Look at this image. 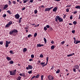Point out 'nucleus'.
I'll list each match as a JSON object with an SVG mask.
<instances>
[{"label":"nucleus","instance_id":"obj_25","mask_svg":"<svg viewBox=\"0 0 80 80\" xmlns=\"http://www.w3.org/2000/svg\"><path fill=\"white\" fill-rule=\"evenodd\" d=\"M44 42H45V44H46L47 43V40L45 38H44Z\"/></svg>","mask_w":80,"mask_h":80},{"label":"nucleus","instance_id":"obj_9","mask_svg":"<svg viewBox=\"0 0 80 80\" xmlns=\"http://www.w3.org/2000/svg\"><path fill=\"white\" fill-rule=\"evenodd\" d=\"M57 9H58L57 8L55 7V8H53L52 11L56 12L57 11Z\"/></svg>","mask_w":80,"mask_h":80},{"label":"nucleus","instance_id":"obj_19","mask_svg":"<svg viewBox=\"0 0 80 80\" xmlns=\"http://www.w3.org/2000/svg\"><path fill=\"white\" fill-rule=\"evenodd\" d=\"M21 77L20 76H19L18 77L17 80H20L21 79Z\"/></svg>","mask_w":80,"mask_h":80},{"label":"nucleus","instance_id":"obj_59","mask_svg":"<svg viewBox=\"0 0 80 80\" xmlns=\"http://www.w3.org/2000/svg\"><path fill=\"white\" fill-rule=\"evenodd\" d=\"M19 75H20V76H23V74L22 73H20L19 74Z\"/></svg>","mask_w":80,"mask_h":80},{"label":"nucleus","instance_id":"obj_54","mask_svg":"<svg viewBox=\"0 0 80 80\" xmlns=\"http://www.w3.org/2000/svg\"><path fill=\"white\" fill-rule=\"evenodd\" d=\"M27 2V1L26 0H25L23 1V3L24 4L26 3Z\"/></svg>","mask_w":80,"mask_h":80},{"label":"nucleus","instance_id":"obj_64","mask_svg":"<svg viewBox=\"0 0 80 80\" xmlns=\"http://www.w3.org/2000/svg\"><path fill=\"white\" fill-rule=\"evenodd\" d=\"M32 60V59H30L29 60L30 61H31Z\"/></svg>","mask_w":80,"mask_h":80},{"label":"nucleus","instance_id":"obj_63","mask_svg":"<svg viewBox=\"0 0 80 80\" xmlns=\"http://www.w3.org/2000/svg\"><path fill=\"white\" fill-rule=\"evenodd\" d=\"M73 71L75 72H76V69H73Z\"/></svg>","mask_w":80,"mask_h":80},{"label":"nucleus","instance_id":"obj_14","mask_svg":"<svg viewBox=\"0 0 80 80\" xmlns=\"http://www.w3.org/2000/svg\"><path fill=\"white\" fill-rule=\"evenodd\" d=\"M75 67L76 69H78L79 68V66L78 65H76L75 66Z\"/></svg>","mask_w":80,"mask_h":80},{"label":"nucleus","instance_id":"obj_1","mask_svg":"<svg viewBox=\"0 0 80 80\" xmlns=\"http://www.w3.org/2000/svg\"><path fill=\"white\" fill-rule=\"evenodd\" d=\"M58 20H59V22H63V19L62 18L58 16H56V18H55V21H56V22H58Z\"/></svg>","mask_w":80,"mask_h":80},{"label":"nucleus","instance_id":"obj_16","mask_svg":"<svg viewBox=\"0 0 80 80\" xmlns=\"http://www.w3.org/2000/svg\"><path fill=\"white\" fill-rule=\"evenodd\" d=\"M79 43H80V41L77 40L76 41V42H75V44H77Z\"/></svg>","mask_w":80,"mask_h":80},{"label":"nucleus","instance_id":"obj_5","mask_svg":"<svg viewBox=\"0 0 80 80\" xmlns=\"http://www.w3.org/2000/svg\"><path fill=\"white\" fill-rule=\"evenodd\" d=\"M45 62H42L40 64H41L42 65V67H44L45 66H46L48 64L47 63H46V64H45Z\"/></svg>","mask_w":80,"mask_h":80},{"label":"nucleus","instance_id":"obj_45","mask_svg":"<svg viewBox=\"0 0 80 80\" xmlns=\"http://www.w3.org/2000/svg\"><path fill=\"white\" fill-rule=\"evenodd\" d=\"M22 74H23L22 76H23L24 77H26V76L25 75V73H22Z\"/></svg>","mask_w":80,"mask_h":80},{"label":"nucleus","instance_id":"obj_28","mask_svg":"<svg viewBox=\"0 0 80 80\" xmlns=\"http://www.w3.org/2000/svg\"><path fill=\"white\" fill-rule=\"evenodd\" d=\"M60 72V71L59 69H58V71H56V73H58Z\"/></svg>","mask_w":80,"mask_h":80},{"label":"nucleus","instance_id":"obj_62","mask_svg":"<svg viewBox=\"0 0 80 80\" xmlns=\"http://www.w3.org/2000/svg\"><path fill=\"white\" fill-rule=\"evenodd\" d=\"M33 0H30V2L31 3L32 2H33Z\"/></svg>","mask_w":80,"mask_h":80},{"label":"nucleus","instance_id":"obj_35","mask_svg":"<svg viewBox=\"0 0 80 80\" xmlns=\"http://www.w3.org/2000/svg\"><path fill=\"white\" fill-rule=\"evenodd\" d=\"M31 57L32 58H34V56L33 54H32L31 55Z\"/></svg>","mask_w":80,"mask_h":80},{"label":"nucleus","instance_id":"obj_40","mask_svg":"<svg viewBox=\"0 0 80 80\" xmlns=\"http://www.w3.org/2000/svg\"><path fill=\"white\" fill-rule=\"evenodd\" d=\"M54 66H52L51 68V70H53L54 69Z\"/></svg>","mask_w":80,"mask_h":80},{"label":"nucleus","instance_id":"obj_23","mask_svg":"<svg viewBox=\"0 0 80 80\" xmlns=\"http://www.w3.org/2000/svg\"><path fill=\"white\" fill-rule=\"evenodd\" d=\"M10 26L8 23L7 24L6 26H5V28H7L8 27L9 28Z\"/></svg>","mask_w":80,"mask_h":80},{"label":"nucleus","instance_id":"obj_42","mask_svg":"<svg viewBox=\"0 0 80 80\" xmlns=\"http://www.w3.org/2000/svg\"><path fill=\"white\" fill-rule=\"evenodd\" d=\"M72 17H73V16L72 15L70 16V19H72V18H73Z\"/></svg>","mask_w":80,"mask_h":80},{"label":"nucleus","instance_id":"obj_30","mask_svg":"<svg viewBox=\"0 0 80 80\" xmlns=\"http://www.w3.org/2000/svg\"><path fill=\"white\" fill-rule=\"evenodd\" d=\"M32 71L30 70V71H29L28 72V73L29 74H30V73H32Z\"/></svg>","mask_w":80,"mask_h":80},{"label":"nucleus","instance_id":"obj_24","mask_svg":"<svg viewBox=\"0 0 80 80\" xmlns=\"http://www.w3.org/2000/svg\"><path fill=\"white\" fill-rule=\"evenodd\" d=\"M8 24L10 25H10L12 24V22L11 21L9 22Z\"/></svg>","mask_w":80,"mask_h":80},{"label":"nucleus","instance_id":"obj_34","mask_svg":"<svg viewBox=\"0 0 80 80\" xmlns=\"http://www.w3.org/2000/svg\"><path fill=\"white\" fill-rule=\"evenodd\" d=\"M43 76L42 75L41 76V80H43Z\"/></svg>","mask_w":80,"mask_h":80},{"label":"nucleus","instance_id":"obj_52","mask_svg":"<svg viewBox=\"0 0 80 80\" xmlns=\"http://www.w3.org/2000/svg\"><path fill=\"white\" fill-rule=\"evenodd\" d=\"M75 30H73L72 31V33H75Z\"/></svg>","mask_w":80,"mask_h":80},{"label":"nucleus","instance_id":"obj_49","mask_svg":"<svg viewBox=\"0 0 80 80\" xmlns=\"http://www.w3.org/2000/svg\"><path fill=\"white\" fill-rule=\"evenodd\" d=\"M66 17V15H64V16H63V18L65 19Z\"/></svg>","mask_w":80,"mask_h":80},{"label":"nucleus","instance_id":"obj_37","mask_svg":"<svg viewBox=\"0 0 80 80\" xmlns=\"http://www.w3.org/2000/svg\"><path fill=\"white\" fill-rule=\"evenodd\" d=\"M3 44V42L2 41H0V44L1 45H2Z\"/></svg>","mask_w":80,"mask_h":80},{"label":"nucleus","instance_id":"obj_20","mask_svg":"<svg viewBox=\"0 0 80 80\" xmlns=\"http://www.w3.org/2000/svg\"><path fill=\"white\" fill-rule=\"evenodd\" d=\"M75 8L80 9V6H77Z\"/></svg>","mask_w":80,"mask_h":80},{"label":"nucleus","instance_id":"obj_12","mask_svg":"<svg viewBox=\"0 0 80 80\" xmlns=\"http://www.w3.org/2000/svg\"><path fill=\"white\" fill-rule=\"evenodd\" d=\"M8 4L5 5L3 8V9H6L8 7Z\"/></svg>","mask_w":80,"mask_h":80},{"label":"nucleus","instance_id":"obj_33","mask_svg":"<svg viewBox=\"0 0 80 80\" xmlns=\"http://www.w3.org/2000/svg\"><path fill=\"white\" fill-rule=\"evenodd\" d=\"M73 39H74V43H75L76 42V41H77V40H76V38H73Z\"/></svg>","mask_w":80,"mask_h":80},{"label":"nucleus","instance_id":"obj_55","mask_svg":"<svg viewBox=\"0 0 80 80\" xmlns=\"http://www.w3.org/2000/svg\"><path fill=\"white\" fill-rule=\"evenodd\" d=\"M35 77V76H34L32 77L31 78V80H32V79H33V78H34Z\"/></svg>","mask_w":80,"mask_h":80},{"label":"nucleus","instance_id":"obj_60","mask_svg":"<svg viewBox=\"0 0 80 80\" xmlns=\"http://www.w3.org/2000/svg\"><path fill=\"white\" fill-rule=\"evenodd\" d=\"M9 52H10V53H11V54H12L13 52L11 50V51H10Z\"/></svg>","mask_w":80,"mask_h":80},{"label":"nucleus","instance_id":"obj_7","mask_svg":"<svg viewBox=\"0 0 80 80\" xmlns=\"http://www.w3.org/2000/svg\"><path fill=\"white\" fill-rule=\"evenodd\" d=\"M48 78H49V80H52L54 79V78L53 77L49 75L48 76Z\"/></svg>","mask_w":80,"mask_h":80},{"label":"nucleus","instance_id":"obj_10","mask_svg":"<svg viewBox=\"0 0 80 80\" xmlns=\"http://www.w3.org/2000/svg\"><path fill=\"white\" fill-rule=\"evenodd\" d=\"M74 54H75L74 53H72V54H69L68 55V56H67V57H69L72 56H73V55H74Z\"/></svg>","mask_w":80,"mask_h":80},{"label":"nucleus","instance_id":"obj_13","mask_svg":"<svg viewBox=\"0 0 80 80\" xmlns=\"http://www.w3.org/2000/svg\"><path fill=\"white\" fill-rule=\"evenodd\" d=\"M13 33H18V31L17 29H14L12 30Z\"/></svg>","mask_w":80,"mask_h":80},{"label":"nucleus","instance_id":"obj_31","mask_svg":"<svg viewBox=\"0 0 80 80\" xmlns=\"http://www.w3.org/2000/svg\"><path fill=\"white\" fill-rule=\"evenodd\" d=\"M28 38H30V37H32V36L31 34H29L28 35Z\"/></svg>","mask_w":80,"mask_h":80},{"label":"nucleus","instance_id":"obj_15","mask_svg":"<svg viewBox=\"0 0 80 80\" xmlns=\"http://www.w3.org/2000/svg\"><path fill=\"white\" fill-rule=\"evenodd\" d=\"M13 33H14V32H13V30H12V31H10L9 32V34L10 35H11L13 34Z\"/></svg>","mask_w":80,"mask_h":80},{"label":"nucleus","instance_id":"obj_32","mask_svg":"<svg viewBox=\"0 0 80 80\" xmlns=\"http://www.w3.org/2000/svg\"><path fill=\"white\" fill-rule=\"evenodd\" d=\"M7 12H8L9 13V14H11L12 13H11V12L10 11V10H8L7 11Z\"/></svg>","mask_w":80,"mask_h":80},{"label":"nucleus","instance_id":"obj_3","mask_svg":"<svg viewBox=\"0 0 80 80\" xmlns=\"http://www.w3.org/2000/svg\"><path fill=\"white\" fill-rule=\"evenodd\" d=\"M53 8V7H51L50 8H46L45 9V10L44 11L45 12H46L47 11H48L49 12V11H50V10H51V9H52Z\"/></svg>","mask_w":80,"mask_h":80},{"label":"nucleus","instance_id":"obj_43","mask_svg":"<svg viewBox=\"0 0 80 80\" xmlns=\"http://www.w3.org/2000/svg\"><path fill=\"white\" fill-rule=\"evenodd\" d=\"M37 12H38V11L37 10H35L34 11V13L35 14H37Z\"/></svg>","mask_w":80,"mask_h":80},{"label":"nucleus","instance_id":"obj_39","mask_svg":"<svg viewBox=\"0 0 80 80\" xmlns=\"http://www.w3.org/2000/svg\"><path fill=\"white\" fill-rule=\"evenodd\" d=\"M9 45L7 43H6V47L7 48V47H8Z\"/></svg>","mask_w":80,"mask_h":80},{"label":"nucleus","instance_id":"obj_17","mask_svg":"<svg viewBox=\"0 0 80 80\" xmlns=\"http://www.w3.org/2000/svg\"><path fill=\"white\" fill-rule=\"evenodd\" d=\"M55 45H52L51 47V49H53L55 48Z\"/></svg>","mask_w":80,"mask_h":80},{"label":"nucleus","instance_id":"obj_36","mask_svg":"<svg viewBox=\"0 0 80 80\" xmlns=\"http://www.w3.org/2000/svg\"><path fill=\"white\" fill-rule=\"evenodd\" d=\"M37 33H35L34 34V36L35 37H36L37 36Z\"/></svg>","mask_w":80,"mask_h":80},{"label":"nucleus","instance_id":"obj_47","mask_svg":"<svg viewBox=\"0 0 80 80\" xmlns=\"http://www.w3.org/2000/svg\"><path fill=\"white\" fill-rule=\"evenodd\" d=\"M44 29L45 31H46L47 30V28L45 27L44 28Z\"/></svg>","mask_w":80,"mask_h":80},{"label":"nucleus","instance_id":"obj_57","mask_svg":"<svg viewBox=\"0 0 80 80\" xmlns=\"http://www.w3.org/2000/svg\"><path fill=\"white\" fill-rule=\"evenodd\" d=\"M47 28H49V27H50V26L49 25H47L46 26Z\"/></svg>","mask_w":80,"mask_h":80},{"label":"nucleus","instance_id":"obj_6","mask_svg":"<svg viewBox=\"0 0 80 80\" xmlns=\"http://www.w3.org/2000/svg\"><path fill=\"white\" fill-rule=\"evenodd\" d=\"M15 17L16 19H18L19 18L20 16L19 14H17L15 15Z\"/></svg>","mask_w":80,"mask_h":80},{"label":"nucleus","instance_id":"obj_11","mask_svg":"<svg viewBox=\"0 0 80 80\" xmlns=\"http://www.w3.org/2000/svg\"><path fill=\"white\" fill-rule=\"evenodd\" d=\"M7 59L8 60V61H11V58L9 57L8 56L7 57Z\"/></svg>","mask_w":80,"mask_h":80},{"label":"nucleus","instance_id":"obj_29","mask_svg":"<svg viewBox=\"0 0 80 80\" xmlns=\"http://www.w3.org/2000/svg\"><path fill=\"white\" fill-rule=\"evenodd\" d=\"M7 16V15L6 14H4L2 15V17L3 18H5Z\"/></svg>","mask_w":80,"mask_h":80},{"label":"nucleus","instance_id":"obj_50","mask_svg":"<svg viewBox=\"0 0 80 80\" xmlns=\"http://www.w3.org/2000/svg\"><path fill=\"white\" fill-rule=\"evenodd\" d=\"M77 13V11H75L73 13L74 14H76V13Z\"/></svg>","mask_w":80,"mask_h":80},{"label":"nucleus","instance_id":"obj_58","mask_svg":"<svg viewBox=\"0 0 80 80\" xmlns=\"http://www.w3.org/2000/svg\"><path fill=\"white\" fill-rule=\"evenodd\" d=\"M69 12V10L68 9H66V12Z\"/></svg>","mask_w":80,"mask_h":80},{"label":"nucleus","instance_id":"obj_44","mask_svg":"<svg viewBox=\"0 0 80 80\" xmlns=\"http://www.w3.org/2000/svg\"><path fill=\"white\" fill-rule=\"evenodd\" d=\"M71 6V5H67V6H66V8L68 7V8H69V7H70Z\"/></svg>","mask_w":80,"mask_h":80},{"label":"nucleus","instance_id":"obj_46","mask_svg":"<svg viewBox=\"0 0 80 80\" xmlns=\"http://www.w3.org/2000/svg\"><path fill=\"white\" fill-rule=\"evenodd\" d=\"M43 55L42 54H41L40 56V57H41V58H43Z\"/></svg>","mask_w":80,"mask_h":80},{"label":"nucleus","instance_id":"obj_41","mask_svg":"<svg viewBox=\"0 0 80 80\" xmlns=\"http://www.w3.org/2000/svg\"><path fill=\"white\" fill-rule=\"evenodd\" d=\"M39 77V74H38L37 75V76L35 77V78H38V77Z\"/></svg>","mask_w":80,"mask_h":80},{"label":"nucleus","instance_id":"obj_48","mask_svg":"<svg viewBox=\"0 0 80 80\" xmlns=\"http://www.w3.org/2000/svg\"><path fill=\"white\" fill-rule=\"evenodd\" d=\"M12 3L14 4H15L16 3V2L15 1H13L12 2Z\"/></svg>","mask_w":80,"mask_h":80},{"label":"nucleus","instance_id":"obj_27","mask_svg":"<svg viewBox=\"0 0 80 80\" xmlns=\"http://www.w3.org/2000/svg\"><path fill=\"white\" fill-rule=\"evenodd\" d=\"M73 23L74 25H76L77 24V22L76 21H74L73 22Z\"/></svg>","mask_w":80,"mask_h":80},{"label":"nucleus","instance_id":"obj_18","mask_svg":"<svg viewBox=\"0 0 80 80\" xmlns=\"http://www.w3.org/2000/svg\"><path fill=\"white\" fill-rule=\"evenodd\" d=\"M27 49L26 48H25L23 49V52H26V51H27Z\"/></svg>","mask_w":80,"mask_h":80},{"label":"nucleus","instance_id":"obj_56","mask_svg":"<svg viewBox=\"0 0 80 80\" xmlns=\"http://www.w3.org/2000/svg\"><path fill=\"white\" fill-rule=\"evenodd\" d=\"M65 43V42L64 41H63L61 43V44H63Z\"/></svg>","mask_w":80,"mask_h":80},{"label":"nucleus","instance_id":"obj_2","mask_svg":"<svg viewBox=\"0 0 80 80\" xmlns=\"http://www.w3.org/2000/svg\"><path fill=\"white\" fill-rule=\"evenodd\" d=\"M16 70L15 69L14 71H9V72L10 73V75H12V76H15L16 75Z\"/></svg>","mask_w":80,"mask_h":80},{"label":"nucleus","instance_id":"obj_61","mask_svg":"<svg viewBox=\"0 0 80 80\" xmlns=\"http://www.w3.org/2000/svg\"><path fill=\"white\" fill-rule=\"evenodd\" d=\"M25 9V8H22V11H23V10H24Z\"/></svg>","mask_w":80,"mask_h":80},{"label":"nucleus","instance_id":"obj_53","mask_svg":"<svg viewBox=\"0 0 80 80\" xmlns=\"http://www.w3.org/2000/svg\"><path fill=\"white\" fill-rule=\"evenodd\" d=\"M51 43L53 44L54 43V42L53 40H52V41H51Z\"/></svg>","mask_w":80,"mask_h":80},{"label":"nucleus","instance_id":"obj_22","mask_svg":"<svg viewBox=\"0 0 80 80\" xmlns=\"http://www.w3.org/2000/svg\"><path fill=\"white\" fill-rule=\"evenodd\" d=\"M22 19V18H20L19 20V23H20L21 22V20Z\"/></svg>","mask_w":80,"mask_h":80},{"label":"nucleus","instance_id":"obj_38","mask_svg":"<svg viewBox=\"0 0 80 80\" xmlns=\"http://www.w3.org/2000/svg\"><path fill=\"white\" fill-rule=\"evenodd\" d=\"M48 59H49V57H47V63H48Z\"/></svg>","mask_w":80,"mask_h":80},{"label":"nucleus","instance_id":"obj_8","mask_svg":"<svg viewBox=\"0 0 80 80\" xmlns=\"http://www.w3.org/2000/svg\"><path fill=\"white\" fill-rule=\"evenodd\" d=\"M44 46V45L43 44H38L37 47H41L42 46Z\"/></svg>","mask_w":80,"mask_h":80},{"label":"nucleus","instance_id":"obj_4","mask_svg":"<svg viewBox=\"0 0 80 80\" xmlns=\"http://www.w3.org/2000/svg\"><path fill=\"white\" fill-rule=\"evenodd\" d=\"M26 69L28 70L29 69H31L33 68V66L30 65H28V67H26Z\"/></svg>","mask_w":80,"mask_h":80},{"label":"nucleus","instance_id":"obj_21","mask_svg":"<svg viewBox=\"0 0 80 80\" xmlns=\"http://www.w3.org/2000/svg\"><path fill=\"white\" fill-rule=\"evenodd\" d=\"M11 42V41L8 42V41H6V43H7L8 44H10Z\"/></svg>","mask_w":80,"mask_h":80},{"label":"nucleus","instance_id":"obj_26","mask_svg":"<svg viewBox=\"0 0 80 80\" xmlns=\"http://www.w3.org/2000/svg\"><path fill=\"white\" fill-rule=\"evenodd\" d=\"M9 63H10L11 64H12L14 63V62L12 61H11L10 62H9Z\"/></svg>","mask_w":80,"mask_h":80},{"label":"nucleus","instance_id":"obj_51","mask_svg":"<svg viewBox=\"0 0 80 80\" xmlns=\"http://www.w3.org/2000/svg\"><path fill=\"white\" fill-rule=\"evenodd\" d=\"M9 2V5H11V4L12 3L10 1H8Z\"/></svg>","mask_w":80,"mask_h":80}]
</instances>
